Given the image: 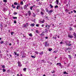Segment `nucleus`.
Instances as JSON below:
<instances>
[{
	"label": "nucleus",
	"mask_w": 76,
	"mask_h": 76,
	"mask_svg": "<svg viewBox=\"0 0 76 76\" xmlns=\"http://www.w3.org/2000/svg\"><path fill=\"white\" fill-rule=\"evenodd\" d=\"M72 27H70L69 28V30L70 31H71V30H72Z\"/></svg>",
	"instance_id": "33"
},
{
	"label": "nucleus",
	"mask_w": 76,
	"mask_h": 76,
	"mask_svg": "<svg viewBox=\"0 0 76 76\" xmlns=\"http://www.w3.org/2000/svg\"><path fill=\"white\" fill-rule=\"evenodd\" d=\"M39 54L40 55H42V54H43V52H42L41 53H39Z\"/></svg>",
	"instance_id": "23"
},
{
	"label": "nucleus",
	"mask_w": 76,
	"mask_h": 76,
	"mask_svg": "<svg viewBox=\"0 0 76 76\" xmlns=\"http://www.w3.org/2000/svg\"><path fill=\"white\" fill-rule=\"evenodd\" d=\"M33 16L34 17H35V15L34 13H33Z\"/></svg>",
	"instance_id": "38"
},
{
	"label": "nucleus",
	"mask_w": 76,
	"mask_h": 76,
	"mask_svg": "<svg viewBox=\"0 0 76 76\" xmlns=\"http://www.w3.org/2000/svg\"><path fill=\"white\" fill-rule=\"evenodd\" d=\"M52 50H53V49H52V48H51L50 49L49 48L48 50L49 51H51Z\"/></svg>",
	"instance_id": "18"
},
{
	"label": "nucleus",
	"mask_w": 76,
	"mask_h": 76,
	"mask_svg": "<svg viewBox=\"0 0 76 76\" xmlns=\"http://www.w3.org/2000/svg\"><path fill=\"white\" fill-rule=\"evenodd\" d=\"M65 11L66 12V13H67V12H68L69 11V10H68V9H66L65 10Z\"/></svg>",
	"instance_id": "12"
},
{
	"label": "nucleus",
	"mask_w": 76,
	"mask_h": 76,
	"mask_svg": "<svg viewBox=\"0 0 76 76\" xmlns=\"http://www.w3.org/2000/svg\"><path fill=\"white\" fill-rule=\"evenodd\" d=\"M37 1H39V0H37Z\"/></svg>",
	"instance_id": "60"
},
{
	"label": "nucleus",
	"mask_w": 76,
	"mask_h": 76,
	"mask_svg": "<svg viewBox=\"0 0 76 76\" xmlns=\"http://www.w3.org/2000/svg\"><path fill=\"white\" fill-rule=\"evenodd\" d=\"M36 33H38V30H36Z\"/></svg>",
	"instance_id": "47"
},
{
	"label": "nucleus",
	"mask_w": 76,
	"mask_h": 76,
	"mask_svg": "<svg viewBox=\"0 0 76 76\" xmlns=\"http://www.w3.org/2000/svg\"><path fill=\"white\" fill-rule=\"evenodd\" d=\"M16 55H17V56H19V54L18 53Z\"/></svg>",
	"instance_id": "49"
},
{
	"label": "nucleus",
	"mask_w": 76,
	"mask_h": 76,
	"mask_svg": "<svg viewBox=\"0 0 76 76\" xmlns=\"http://www.w3.org/2000/svg\"><path fill=\"white\" fill-rule=\"evenodd\" d=\"M2 70H3V72H6V69H2Z\"/></svg>",
	"instance_id": "28"
},
{
	"label": "nucleus",
	"mask_w": 76,
	"mask_h": 76,
	"mask_svg": "<svg viewBox=\"0 0 76 76\" xmlns=\"http://www.w3.org/2000/svg\"><path fill=\"white\" fill-rule=\"evenodd\" d=\"M0 43H1V44H4V41H1V42H0Z\"/></svg>",
	"instance_id": "17"
},
{
	"label": "nucleus",
	"mask_w": 76,
	"mask_h": 76,
	"mask_svg": "<svg viewBox=\"0 0 76 76\" xmlns=\"http://www.w3.org/2000/svg\"><path fill=\"white\" fill-rule=\"evenodd\" d=\"M39 24H37L36 25V26H37V27H38V26H39Z\"/></svg>",
	"instance_id": "30"
},
{
	"label": "nucleus",
	"mask_w": 76,
	"mask_h": 76,
	"mask_svg": "<svg viewBox=\"0 0 76 76\" xmlns=\"http://www.w3.org/2000/svg\"><path fill=\"white\" fill-rule=\"evenodd\" d=\"M40 14H41L42 15H44V13L43 12H40Z\"/></svg>",
	"instance_id": "13"
},
{
	"label": "nucleus",
	"mask_w": 76,
	"mask_h": 76,
	"mask_svg": "<svg viewBox=\"0 0 76 76\" xmlns=\"http://www.w3.org/2000/svg\"><path fill=\"white\" fill-rule=\"evenodd\" d=\"M68 56L69 57H71V56H70V55H68Z\"/></svg>",
	"instance_id": "54"
},
{
	"label": "nucleus",
	"mask_w": 76,
	"mask_h": 76,
	"mask_svg": "<svg viewBox=\"0 0 76 76\" xmlns=\"http://www.w3.org/2000/svg\"><path fill=\"white\" fill-rule=\"evenodd\" d=\"M14 15H17V12H15L14 13Z\"/></svg>",
	"instance_id": "34"
},
{
	"label": "nucleus",
	"mask_w": 76,
	"mask_h": 76,
	"mask_svg": "<svg viewBox=\"0 0 76 76\" xmlns=\"http://www.w3.org/2000/svg\"><path fill=\"white\" fill-rule=\"evenodd\" d=\"M53 38H54L55 39H56V37H53Z\"/></svg>",
	"instance_id": "40"
},
{
	"label": "nucleus",
	"mask_w": 76,
	"mask_h": 76,
	"mask_svg": "<svg viewBox=\"0 0 76 76\" xmlns=\"http://www.w3.org/2000/svg\"><path fill=\"white\" fill-rule=\"evenodd\" d=\"M28 13L29 14V16H31V11H28Z\"/></svg>",
	"instance_id": "10"
},
{
	"label": "nucleus",
	"mask_w": 76,
	"mask_h": 76,
	"mask_svg": "<svg viewBox=\"0 0 76 76\" xmlns=\"http://www.w3.org/2000/svg\"><path fill=\"white\" fill-rule=\"evenodd\" d=\"M14 53L15 54V55H16L17 54V53L16 52H14Z\"/></svg>",
	"instance_id": "42"
},
{
	"label": "nucleus",
	"mask_w": 76,
	"mask_h": 76,
	"mask_svg": "<svg viewBox=\"0 0 76 76\" xmlns=\"http://www.w3.org/2000/svg\"><path fill=\"white\" fill-rule=\"evenodd\" d=\"M41 23H44V20H43L42 21H40Z\"/></svg>",
	"instance_id": "19"
},
{
	"label": "nucleus",
	"mask_w": 76,
	"mask_h": 76,
	"mask_svg": "<svg viewBox=\"0 0 76 76\" xmlns=\"http://www.w3.org/2000/svg\"><path fill=\"white\" fill-rule=\"evenodd\" d=\"M26 27H27L28 25V23H26Z\"/></svg>",
	"instance_id": "24"
},
{
	"label": "nucleus",
	"mask_w": 76,
	"mask_h": 76,
	"mask_svg": "<svg viewBox=\"0 0 76 76\" xmlns=\"http://www.w3.org/2000/svg\"><path fill=\"white\" fill-rule=\"evenodd\" d=\"M56 7H57V8L58 7V6L56 5L55 6V8H56Z\"/></svg>",
	"instance_id": "39"
},
{
	"label": "nucleus",
	"mask_w": 76,
	"mask_h": 76,
	"mask_svg": "<svg viewBox=\"0 0 76 76\" xmlns=\"http://www.w3.org/2000/svg\"><path fill=\"white\" fill-rule=\"evenodd\" d=\"M23 26H22V27H23V28H25V27H26V24H23Z\"/></svg>",
	"instance_id": "8"
},
{
	"label": "nucleus",
	"mask_w": 76,
	"mask_h": 76,
	"mask_svg": "<svg viewBox=\"0 0 76 76\" xmlns=\"http://www.w3.org/2000/svg\"><path fill=\"white\" fill-rule=\"evenodd\" d=\"M60 43L61 44H62V43H63V42H60Z\"/></svg>",
	"instance_id": "61"
},
{
	"label": "nucleus",
	"mask_w": 76,
	"mask_h": 76,
	"mask_svg": "<svg viewBox=\"0 0 76 76\" xmlns=\"http://www.w3.org/2000/svg\"><path fill=\"white\" fill-rule=\"evenodd\" d=\"M31 26H32V27H34L35 26V24L34 23H31L30 25Z\"/></svg>",
	"instance_id": "6"
},
{
	"label": "nucleus",
	"mask_w": 76,
	"mask_h": 76,
	"mask_svg": "<svg viewBox=\"0 0 76 76\" xmlns=\"http://www.w3.org/2000/svg\"><path fill=\"white\" fill-rule=\"evenodd\" d=\"M49 64H52V63H51V62Z\"/></svg>",
	"instance_id": "56"
},
{
	"label": "nucleus",
	"mask_w": 76,
	"mask_h": 76,
	"mask_svg": "<svg viewBox=\"0 0 76 76\" xmlns=\"http://www.w3.org/2000/svg\"><path fill=\"white\" fill-rule=\"evenodd\" d=\"M13 34H14V32H12L11 33V35H13Z\"/></svg>",
	"instance_id": "37"
},
{
	"label": "nucleus",
	"mask_w": 76,
	"mask_h": 76,
	"mask_svg": "<svg viewBox=\"0 0 76 76\" xmlns=\"http://www.w3.org/2000/svg\"><path fill=\"white\" fill-rule=\"evenodd\" d=\"M3 2H5V3H6L7 2V0H3Z\"/></svg>",
	"instance_id": "25"
},
{
	"label": "nucleus",
	"mask_w": 76,
	"mask_h": 76,
	"mask_svg": "<svg viewBox=\"0 0 76 76\" xmlns=\"http://www.w3.org/2000/svg\"><path fill=\"white\" fill-rule=\"evenodd\" d=\"M57 66H58V65L59 66H61V63H57L56 64Z\"/></svg>",
	"instance_id": "9"
},
{
	"label": "nucleus",
	"mask_w": 76,
	"mask_h": 76,
	"mask_svg": "<svg viewBox=\"0 0 76 76\" xmlns=\"http://www.w3.org/2000/svg\"><path fill=\"white\" fill-rule=\"evenodd\" d=\"M42 27H43L44 26V25H42Z\"/></svg>",
	"instance_id": "58"
},
{
	"label": "nucleus",
	"mask_w": 76,
	"mask_h": 76,
	"mask_svg": "<svg viewBox=\"0 0 76 76\" xmlns=\"http://www.w3.org/2000/svg\"><path fill=\"white\" fill-rule=\"evenodd\" d=\"M46 12H49V11H48V10L47 9V8H46Z\"/></svg>",
	"instance_id": "31"
},
{
	"label": "nucleus",
	"mask_w": 76,
	"mask_h": 76,
	"mask_svg": "<svg viewBox=\"0 0 76 76\" xmlns=\"http://www.w3.org/2000/svg\"><path fill=\"white\" fill-rule=\"evenodd\" d=\"M26 68H24L23 69V70L24 71V72H26Z\"/></svg>",
	"instance_id": "16"
},
{
	"label": "nucleus",
	"mask_w": 76,
	"mask_h": 76,
	"mask_svg": "<svg viewBox=\"0 0 76 76\" xmlns=\"http://www.w3.org/2000/svg\"><path fill=\"white\" fill-rule=\"evenodd\" d=\"M50 7L51 8H53V6L51 4H50Z\"/></svg>",
	"instance_id": "21"
},
{
	"label": "nucleus",
	"mask_w": 76,
	"mask_h": 76,
	"mask_svg": "<svg viewBox=\"0 0 76 76\" xmlns=\"http://www.w3.org/2000/svg\"><path fill=\"white\" fill-rule=\"evenodd\" d=\"M32 8H33V7H30V10H32Z\"/></svg>",
	"instance_id": "29"
},
{
	"label": "nucleus",
	"mask_w": 76,
	"mask_h": 76,
	"mask_svg": "<svg viewBox=\"0 0 76 76\" xmlns=\"http://www.w3.org/2000/svg\"><path fill=\"white\" fill-rule=\"evenodd\" d=\"M45 47H48L49 46V44L47 42H45Z\"/></svg>",
	"instance_id": "1"
},
{
	"label": "nucleus",
	"mask_w": 76,
	"mask_h": 76,
	"mask_svg": "<svg viewBox=\"0 0 76 76\" xmlns=\"http://www.w3.org/2000/svg\"><path fill=\"white\" fill-rule=\"evenodd\" d=\"M13 9H15V7H13Z\"/></svg>",
	"instance_id": "63"
},
{
	"label": "nucleus",
	"mask_w": 76,
	"mask_h": 76,
	"mask_svg": "<svg viewBox=\"0 0 76 76\" xmlns=\"http://www.w3.org/2000/svg\"><path fill=\"white\" fill-rule=\"evenodd\" d=\"M18 66H22V65H21V63L19 61L18 62Z\"/></svg>",
	"instance_id": "4"
},
{
	"label": "nucleus",
	"mask_w": 76,
	"mask_h": 76,
	"mask_svg": "<svg viewBox=\"0 0 76 76\" xmlns=\"http://www.w3.org/2000/svg\"><path fill=\"white\" fill-rule=\"evenodd\" d=\"M51 72L52 73H55V72H54V71H53V72Z\"/></svg>",
	"instance_id": "45"
},
{
	"label": "nucleus",
	"mask_w": 76,
	"mask_h": 76,
	"mask_svg": "<svg viewBox=\"0 0 76 76\" xmlns=\"http://www.w3.org/2000/svg\"><path fill=\"white\" fill-rule=\"evenodd\" d=\"M21 4H23V2H21Z\"/></svg>",
	"instance_id": "59"
},
{
	"label": "nucleus",
	"mask_w": 76,
	"mask_h": 76,
	"mask_svg": "<svg viewBox=\"0 0 76 76\" xmlns=\"http://www.w3.org/2000/svg\"><path fill=\"white\" fill-rule=\"evenodd\" d=\"M14 4L15 5H17L18 4L17 2H15L14 3Z\"/></svg>",
	"instance_id": "27"
},
{
	"label": "nucleus",
	"mask_w": 76,
	"mask_h": 76,
	"mask_svg": "<svg viewBox=\"0 0 76 76\" xmlns=\"http://www.w3.org/2000/svg\"><path fill=\"white\" fill-rule=\"evenodd\" d=\"M42 63H46V61L44 60H42Z\"/></svg>",
	"instance_id": "14"
},
{
	"label": "nucleus",
	"mask_w": 76,
	"mask_h": 76,
	"mask_svg": "<svg viewBox=\"0 0 76 76\" xmlns=\"http://www.w3.org/2000/svg\"><path fill=\"white\" fill-rule=\"evenodd\" d=\"M17 44H18L19 43V40H17Z\"/></svg>",
	"instance_id": "44"
},
{
	"label": "nucleus",
	"mask_w": 76,
	"mask_h": 76,
	"mask_svg": "<svg viewBox=\"0 0 76 76\" xmlns=\"http://www.w3.org/2000/svg\"><path fill=\"white\" fill-rule=\"evenodd\" d=\"M56 3H57V4H58V1L57 0H56Z\"/></svg>",
	"instance_id": "22"
},
{
	"label": "nucleus",
	"mask_w": 76,
	"mask_h": 76,
	"mask_svg": "<svg viewBox=\"0 0 76 76\" xmlns=\"http://www.w3.org/2000/svg\"><path fill=\"white\" fill-rule=\"evenodd\" d=\"M73 35L75 37H76V33H75V32H73Z\"/></svg>",
	"instance_id": "11"
},
{
	"label": "nucleus",
	"mask_w": 76,
	"mask_h": 76,
	"mask_svg": "<svg viewBox=\"0 0 76 76\" xmlns=\"http://www.w3.org/2000/svg\"><path fill=\"white\" fill-rule=\"evenodd\" d=\"M64 74H66V75H67V74H68V73L66 72H64Z\"/></svg>",
	"instance_id": "26"
},
{
	"label": "nucleus",
	"mask_w": 76,
	"mask_h": 76,
	"mask_svg": "<svg viewBox=\"0 0 76 76\" xmlns=\"http://www.w3.org/2000/svg\"><path fill=\"white\" fill-rule=\"evenodd\" d=\"M48 28H50V27L51 26L49 25L48 26Z\"/></svg>",
	"instance_id": "50"
},
{
	"label": "nucleus",
	"mask_w": 76,
	"mask_h": 76,
	"mask_svg": "<svg viewBox=\"0 0 76 76\" xmlns=\"http://www.w3.org/2000/svg\"><path fill=\"white\" fill-rule=\"evenodd\" d=\"M8 32H10V30H9L8 31Z\"/></svg>",
	"instance_id": "57"
},
{
	"label": "nucleus",
	"mask_w": 76,
	"mask_h": 76,
	"mask_svg": "<svg viewBox=\"0 0 76 76\" xmlns=\"http://www.w3.org/2000/svg\"><path fill=\"white\" fill-rule=\"evenodd\" d=\"M67 42H68L69 44H70V42H71V41H68Z\"/></svg>",
	"instance_id": "41"
},
{
	"label": "nucleus",
	"mask_w": 76,
	"mask_h": 76,
	"mask_svg": "<svg viewBox=\"0 0 76 76\" xmlns=\"http://www.w3.org/2000/svg\"><path fill=\"white\" fill-rule=\"evenodd\" d=\"M68 37L69 38H73V36L70 34L68 35Z\"/></svg>",
	"instance_id": "5"
},
{
	"label": "nucleus",
	"mask_w": 76,
	"mask_h": 76,
	"mask_svg": "<svg viewBox=\"0 0 76 76\" xmlns=\"http://www.w3.org/2000/svg\"><path fill=\"white\" fill-rule=\"evenodd\" d=\"M74 13H76V11L75 10H74Z\"/></svg>",
	"instance_id": "52"
},
{
	"label": "nucleus",
	"mask_w": 76,
	"mask_h": 76,
	"mask_svg": "<svg viewBox=\"0 0 76 76\" xmlns=\"http://www.w3.org/2000/svg\"><path fill=\"white\" fill-rule=\"evenodd\" d=\"M5 10H6V8H4L3 9V11H5Z\"/></svg>",
	"instance_id": "51"
},
{
	"label": "nucleus",
	"mask_w": 76,
	"mask_h": 76,
	"mask_svg": "<svg viewBox=\"0 0 76 76\" xmlns=\"http://www.w3.org/2000/svg\"><path fill=\"white\" fill-rule=\"evenodd\" d=\"M37 13H38V12H39V9H37Z\"/></svg>",
	"instance_id": "20"
},
{
	"label": "nucleus",
	"mask_w": 76,
	"mask_h": 76,
	"mask_svg": "<svg viewBox=\"0 0 76 76\" xmlns=\"http://www.w3.org/2000/svg\"><path fill=\"white\" fill-rule=\"evenodd\" d=\"M31 57H34L33 56H31Z\"/></svg>",
	"instance_id": "64"
},
{
	"label": "nucleus",
	"mask_w": 76,
	"mask_h": 76,
	"mask_svg": "<svg viewBox=\"0 0 76 76\" xmlns=\"http://www.w3.org/2000/svg\"><path fill=\"white\" fill-rule=\"evenodd\" d=\"M13 19H17V17H13Z\"/></svg>",
	"instance_id": "32"
},
{
	"label": "nucleus",
	"mask_w": 76,
	"mask_h": 76,
	"mask_svg": "<svg viewBox=\"0 0 76 76\" xmlns=\"http://www.w3.org/2000/svg\"><path fill=\"white\" fill-rule=\"evenodd\" d=\"M14 23H16V21H14Z\"/></svg>",
	"instance_id": "46"
},
{
	"label": "nucleus",
	"mask_w": 76,
	"mask_h": 76,
	"mask_svg": "<svg viewBox=\"0 0 76 76\" xmlns=\"http://www.w3.org/2000/svg\"><path fill=\"white\" fill-rule=\"evenodd\" d=\"M2 67H3V68H4V65H3V66H2Z\"/></svg>",
	"instance_id": "55"
},
{
	"label": "nucleus",
	"mask_w": 76,
	"mask_h": 76,
	"mask_svg": "<svg viewBox=\"0 0 76 76\" xmlns=\"http://www.w3.org/2000/svg\"><path fill=\"white\" fill-rule=\"evenodd\" d=\"M45 38L46 39H47L48 38V37H45Z\"/></svg>",
	"instance_id": "53"
},
{
	"label": "nucleus",
	"mask_w": 76,
	"mask_h": 76,
	"mask_svg": "<svg viewBox=\"0 0 76 76\" xmlns=\"http://www.w3.org/2000/svg\"><path fill=\"white\" fill-rule=\"evenodd\" d=\"M29 35L30 36V37H32V34H29Z\"/></svg>",
	"instance_id": "36"
},
{
	"label": "nucleus",
	"mask_w": 76,
	"mask_h": 76,
	"mask_svg": "<svg viewBox=\"0 0 76 76\" xmlns=\"http://www.w3.org/2000/svg\"><path fill=\"white\" fill-rule=\"evenodd\" d=\"M19 7H20V6H18L17 7V9H19Z\"/></svg>",
	"instance_id": "15"
},
{
	"label": "nucleus",
	"mask_w": 76,
	"mask_h": 76,
	"mask_svg": "<svg viewBox=\"0 0 76 76\" xmlns=\"http://www.w3.org/2000/svg\"><path fill=\"white\" fill-rule=\"evenodd\" d=\"M47 62L48 63H50V61H47Z\"/></svg>",
	"instance_id": "62"
},
{
	"label": "nucleus",
	"mask_w": 76,
	"mask_h": 76,
	"mask_svg": "<svg viewBox=\"0 0 76 76\" xmlns=\"http://www.w3.org/2000/svg\"><path fill=\"white\" fill-rule=\"evenodd\" d=\"M66 42V46H67V45H68V46H71L72 45L71 44L69 43V44H68V43H67L68 42Z\"/></svg>",
	"instance_id": "2"
},
{
	"label": "nucleus",
	"mask_w": 76,
	"mask_h": 76,
	"mask_svg": "<svg viewBox=\"0 0 76 76\" xmlns=\"http://www.w3.org/2000/svg\"><path fill=\"white\" fill-rule=\"evenodd\" d=\"M28 4L27 5H26L25 6H24L23 7V8L24 9H26L27 8V7H28Z\"/></svg>",
	"instance_id": "3"
},
{
	"label": "nucleus",
	"mask_w": 76,
	"mask_h": 76,
	"mask_svg": "<svg viewBox=\"0 0 76 76\" xmlns=\"http://www.w3.org/2000/svg\"><path fill=\"white\" fill-rule=\"evenodd\" d=\"M39 5H40L41 4V3H40V2H39Z\"/></svg>",
	"instance_id": "48"
},
{
	"label": "nucleus",
	"mask_w": 76,
	"mask_h": 76,
	"mask_svg": "<svg viewBox=\"0 0 76 76\" xmlns=\"http://www.w3.org/2000/svg\"><path fill=\"white\" fill-rule=\"evenodd\" d=\"M35 53H36L37 54H38V52L37 51H35Z\"/></svg>",
	"instance_id": "35"
},
{
	"label": "nucleus",
	"mask_w": 76,
	"mask_h": 76,
	"mask_svg": "<svg viewBox=\"0 0 76 76\" xmlns=\"http://www.w3.org/2000/svg\"><path fill=\"white\" fill-rule=\"evenodd\" d=\"M41 10L42 11H44V9L42 8H41Z\"/></svg>",
	"instance_id": "43"
},
{
	"label": "nucleus",
	"mask_w": 76,
	"mask_h": 76,
	"mask_svg": "<svg viewBox=\"0 0 76 76\" xmlns=\"http://www.w3.org/2000/svg\"><path fill=\"white\" fill-rule=\"evenodd\" d=\"M53 12V10H50V11H49L48 12V13H51L52 12Z\"/></svg>",
	"instance_id": "7"
}]
</instances>
